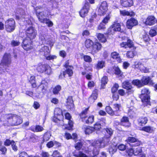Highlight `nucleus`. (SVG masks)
<instances>
[{"label":"nucleus","instance_id":"obj_1","mask_svg":"<svg viewBox=\"0 0 157 157\" xmlns=\"http://www.w3.org/2000/svg\"><path fill=\"white\" fill-rule=\"evenodd\" d=\"M110 142L108 138L100 139L91 143V144L93 147V152L94 155L98 154L100 149L103 148L108 145Z\"/></svg>","mask_w":157,"mask_h":157},{"label":"nucleus","instance_id":"obj_2","mask_svg":"<svg viewBox=\"0 0 157 157\" xmlns=\"http://www.w3.org/2000/svg\"><path fill=\"white\" fill-rule=\"evenodd\" d=\"M141 94L140 95V98L143 103L146 102V104H149L150 101L149 94L150 93L149 89L145 88L141 90Z\"/></svg>","mask_w":157,"mask_h":157},{"label":"nucleus","instance_id":"obj_3","mask_svg":"<svg viewBox=\"0 0 157 157\" xmlns=\"http://www.w3.org/2000/svg\"><path fill=\"white\" fill-rule=\"evenodd\" d=\"M36 15L40 21L41 22L45 23L49 27H51L53 25L52 22L49 20L44 18L45 16V14L44 12H38L36 11Z\"/></svg>","mask_w":157,"mask_h":157},{"label":"nucleus","instance_id":"obj_4","mask_svg":"<svg viewBox=\"0 0 157 157\" xmlns=\"http://www.w3.org/2000/svg\"><path fill=\"white\" fill-rule=\"evenodd\" d=\"M27 37L30 39H34L37 35L36 30L33 27L31 26L27 28L25 31Z\"/></svg>","mask_w":157,"mask_h":157},{"label":"nucleus","instance_id":"obj_5","mask_svg":"<svg viewBox=\"0 0 157 157\" xmlns=\"http://www.w3.org/2000/svg\"><path fill=\"white\" fill-rule=\"evenodd\" d=\"M8 121L10 125L14 126L20 124L22 123V121L20 117L15 115L10 118Z\"/></svg>","mask_w":157,"mask_h":157},{"label":"nucleus","instance_id":"obj_6","mask_svg":"<svg viewBox=\"0 0 157 157\" xmlns=\"http://www.w3.org/2000/svg\"><path fill=\"white\" fill-rule=\"evenodd\" d=\"M107 10L108 5L106 2H103L99 4L98 10V13L99 15L101 16L104 15Z\"/></svg>","mask_w":157,"mask_h":157},{"label":"nucleus","instance_id":"obj_7","mask_svg":"<svg viewBox=\"0 0 157 157\" xmlns=\"http://www.w3.org/2000/svg\"><path fill=\"white\" fill-rule=\"evenodd\" d=\"M15 22L13 19H10L7 21L5 23L6 30L7 32H11L13 31L15 28Z\"/></svg>","mask_w":157,"mask_h":157},{"label":"nucleus","instance_id":"obj_8","mask_svg":"<svg viewBox=\"0 0 157 157\" xmlns=\"http://www.w3.org/2000/svg\"><path fill=\"white\" fill-rule=\"evenodd\" d=\"M121 30V25L119 23L115 22L108 29L107 33L109 35L113 34L115 31Z\"/></svg>","mask_w":157,"mask_h":157},{"label":"nucleus","instance_id":"obj_9","mask_svg":"<svg viewBox=\"0 0 157 157\" xmlns=\"http://www.w3.org/2000/svg\"><path fill=\"white\" fill-rule=\"evenodd\" d=\"M11 63V56L9 54H5L2 61L1 63L0 64V70L3 67L2 65L8 66Z\"/></svg>","mask_w":157,"mask_h":157},{"label":"nucleus","instance_id":"obj_10","mask_svg":"<svg viewBox=\"0 0 157 157\" xmlns=\"http://www.w3.org/2000/svg\"><path fill=\"white\" fill-rule=\"evenodd\" d=\"M133 66L135 69H138L144 73H147L149 72V68L145 67L144 65L140 61L135 62Z\"/></svg>","mask_w":157,"mask_h":157},{"label":"nucleus","instance_id":"obj_11","mask_svg":"<svg viewBox=\"0 0 157 157\" xmlns=\"http://www.w3.org/2000/svg\"><path fill=\"white\" fill-rule=\"evenodd\" d=\"M31 40L32 39L27 38L23 40L22 47L25 50L28 51L33 48Z\"/></svg>","mask_w":157,"mask_h":157},{"label":"nucleus","instance_id":"obj_12","mask_svg":"<svg viewBox=\"0 0 157 157\" xmlns=\"http://www.w3.org/2000/svg\"><path fill=\"white\" fill-rule=\"evenodd\" d=\"M65 119L63 121V122H65L66 120L67 121L68 124L69 126H68L67 124H65V125L66 126H65V128L68 130H70L72 128L73 125V122L70 119L71 118V117L70 114L68 113H67L65 114Z\"/></svg>","mask_w":157,"mask_h":157},{"label":"nucleus","instance_id":"obj_13","mask_svg":"<svg viewBox=\"0 0 157 157\" xmlns=\"http://www.w3.org/2000/svg\"><path fill=\"white\" fill-rule=\"evenodd\" d=\"M65 111H62L61 109L59 108H56L55 109L54 115L55 117L59 120H60L63 117V114Z\"/></svg>","mask_w":157,"mask_h":157},{"label":"nucleus","instance_id":"obj_14","mask_svg":"<svg viewBox=\"0 0 157 157\" xmlns=\"http://www.w3.org/2000/svg\"><path fill=\"white\" fill-rule=\"evenodd\" d=\"M90 7V4L88 3H85L84 6L79 12L80 16L84 17L87 14Z\"/></svg>","mask_w":157,"mask_h":157},{"label":"nucleus","instance_id":"obj_15","mask_svg":"<svg viewBox=\"0 0 157 157\" xmlns=\"http://www.w3.org/2000/svg\"><path fill=\"white\" fill-rule=\"evenodd\" d=\"M137 21L134 18H131L128 19L126 22V26L128 29H131L132 28L137 24Z\"/></svg>","mask_w":157,"mask_h":157},{"label":"nucleus","instance_id":"obj_16","mask_svg":"<svg viewBox=\"0 0 157 157\" xmlns=\"http://www.w3.org/2000/svg\"><path fill=\"white\" fill-rule=\"evenodd\" d=\"M141 81L143 84V86L144 85H152L154 82L151 78L148 76H143L141 79Z\"/></svg>","mask_w":157,"mask_h":157},{"label":"nucleus","instance_id":"obj_17","mask_svg":"<svg viewBox=\"0 0 157 157\" xmlns=\"http://www.w3.org/2000/svg\"><path fill=\"white\" fill-rule=\"evenodd\" d=\"M68 64V62L66 63L65 67L66 69L63 73V75L64 77H65L66 74H68L69 76H72L73 74V71H72L73 69V67L71 66H69Z\"/></svg>","mask_w":157,"mask_h":157},{"label":"nucleus","instance_id":"obj_18","mask_svg":"<svg viewBox=\"0 0 157 157\" xmlns=\"http://www.w3.org/2000/svg\"><path fill=\"white\" fill-rule=\"evenodd\" d=\"M101 48V44L98 42L93 44L91 51L93 54L99 51Z\"/></svg>","mask_w":157,"mask_h":157},{"label":"nucleus","instance_id":"obj_19","mask_svg":"<svg viewBox=\"0 0 157 157\" xmlns=\"http://www.w3.org/2000/svg\"><path fill=\"white\" fill-rule=\"evenodd\" d=\"M120 45L122 47L125 48H131L133 47V42L130 40H128L127 42H123Z\"/></svg>","mask_w":157,"mask_h":157},{"label":"nucleus","instance_id":"obj_20","mask_svg":"<svg viewBox=\"0 0 157 157\" xmlns=\"http://www.w3.org/2000/svg\"><path fill=\"white\" fill-rule=\"evenodd\" d=\"M48 84L47 82L45 80H43L41 82V84L40 86L39 89H40L43 93H45L48 88Z\"/></svg>","mask_w":157,"mask_h":157},{"label":"nucleus","instance_id":"obj_21","mask_svg":"<svg viewBox=\"0 0 157 157\" xmlns=\"http://www.w3.org/2000/svg\"><path fill=\"white\" fill-rule=\"evenodd\" d=\"M155 18L153 16H148L146 19L145 23L146 25H151L154 24Z\"/></svg>","mask_w":157,"mask_h":157},{"label":"nucleus","instance_id":"obj_22","mask_svg":"<svg viewBox=\"0 0 157 157\" xmlns=\"http://www.w3.org/2000/svg\"><path fill=\"white\" fill-rule=\"evenodd\" d=\"M41 54L43 55L45 57L49 55L50 51L48 48L46 46H44L40 50Z\"/></svg>","mask_w":157,"mask_h":157},{"label":"nucleus","instance_id":"obj_23","mask_svg":"<svg viewBox=\"0 0 157 157\" xmlns=\"http://www.w3.org/2000/svg\"><path fill=\"white\" fill-rule=\"evenodd\" d=\"M67 108L71 110L73 109L74 108V105L72 98L69 97L67 99Z\"/></svg>","mask_w":157,"mask_h":157},{"label":"nucleus","instance_id":"obj_24","mask_svg":"<svg viewBox=\"0 0 157 157\" xmlns=\"http://www.w3.org/2000/svg\"><path fill=\"white\" fill-rule=\"evenodd\" d=\"M121 5L124 7L130 6L133 5V2L132 0H121Z\"/></svg>","mask_w":157,"mask_h":157},{"label":"nucleus","instance_id":"obj_25","mask_svg":"<svg viewBox=\"0 0 157 157\" xmlns=\"http://www.w3.org/2000/svg\"><path fill=\"white\" fill-rule=\"evenodd\" d=\"M121 124L126 127H128L130 126V124L128 117H124L121 120Z\"/></svg>","mask_w":157,"mask_h":157},{"label":"nucleus","instance_id":"obj_26","mask_svg":"<svg viewBox=\"0 0 157 157\" xmlns=\"http://www.w3.org/2000/svg\"><path fill=\"white\" fill-rule=\"evenodd\" d=\"M98 97V90H94L90 97L89 99V101L90 102H94L96 100Z\"/></svg>","mask_w":157,"mask_h":157},{"label":"nucleus","instance_id":"obj_27","mask_svg":"<svg viewBox=\"0 0 157 157\" xmlns=\"http://www.w3.org/2000/svg\"><path fill=\"white\" fill-rule=\"evenodd\" d=\"M148 121L147 118L146 117H140L138 120V122L140 125L146 124Z\"/></svg>","mask_w":157,"mask_h":157},{"label":"nucleus","instance_id":"obj_28","mask_svg":"<svg viewBox=\"0 0 157 157\" xmlns=\"http://www.w3.org/2000/svg\"><path fill=\"white\" fill-rule=\"evenodd\" d=\"M86 134H90L94 131V127L90 126H86L83 128Z\"/></svg>","mask_w":157,"mask_h":157},{"label":"nucleus","instance_id":"obj_29","mask_svg":"<svg viewBox=\"0 0 157 157\" xmlns=\"http://www.w3.org/2000/svg\"><path fill=\"white\" fill-rule=\"evenodd\" d=\"M105 62L103 60L99 61L95 65L97 69H100L103 68L105 66Z\"/></svg>","mask_w":157,"mask_h":157},{"label":"nucleus","instance_id":"obj_30","mask_svg":"<svg viewBox=\"0 0 157 157\" xmlns=\"http://www.w3.org/2000/svg\"><path fill=\"white\" fill-rule=\"evenodd\" d=\"M111 56L113 59H115L119 63L121 62V61L119 54L116 52H112L111 54Z\"/></svg>","mask_w":157,"mask_h":157},{"label":"nucleus","instance_id":"obj_31","mask_svg":"<svg viewBox=\"0 0 157 157\" xmlns=\"http://www.w3.org/2000/svg\"><path fill=\"white\" fill-rule=\"evenodd\" d=\"M141 130L147 132L151 133L154 131L153 127L150 126H146L142 128Z\"/></svg>","mask_w":157,"mask_h":157},{"label":"nucleus","instance_id":"obj_32","mask_svg":"<svg viewBox=\"0 0 157 157\" xmlns=\"http://www.w3.org/2000/svg\"><path fill=\"white\" fill-rule=\"evenodd\" d=\"M120 13L121 15L123 16L134 15L135 13L133 11L128 12L126 10H120Z\"/></svg>","mask_w":157,"mask_h":157},{"label":"nucleus","instance_id":"obj_33","mask_svg":"<svg viewBox=\"0 0 157 157\" xmlns=\"http://www.w3.org/2000/svg\"><path fill=\"white\" fill-rule=\"evenodd\" d=\"M96 36L99 40L102 42H105L106 41V37L102 34L97 33Z\"/></svg>","mask_w":157,"mask_h":157},{"label":"nucleus","instance_id":"obj_34","mask_svg":"<svg viewBox=\"0 0 157 157\" xmlns=\"http://www.w3.org/2000/svg\"><path fill=\"white\" fill-rule=\"evenodd\" d=\"M47 64L43 65L41 63L39 64L37 67V70L38 71L41 73L44 72Z\"/></svg>","mask_w":157,"mask_h":157},{"label":"nucleus","instance_id":"obj_35","mask_svg":"<svg viewBox=\"0 0 157 157\" xmlns=\"http://www.w3.org/2000/svg\"><path fill=\"white\" fill-rule=\"evenodd\" d=\"M74 156L76 157H86V154L82 152L78 151H75L73 153Z\"/></svg>","mask_w":157,"mask_h":157},{"label":"nucleus","instance_id":"obj_36","mask_svg":"<svg viewBox=\"0 0 157 157\" xmlns=\"http://www.w3.org/2000/svg\"><path fill=\"white\" fill-rule=\"evenodd\" d=\"M93 44L92 40L90 39H87L85 41V46L87 48L91 50Z\"/></svg>","mask_w":157,"mask_h":157},{"label":"nucleus","instance_id":"obj_37","mask_svg":"<svg viewBox=\"0 0 157 157\" xmlns=\"http://www.w3.org/2000/svg\"><path fill=\"white\" fill-rule=\"evenodd\" d=\"M117 149V147L116 145L112 144L109 148V151L110 154H113L116 152Z\"/></svg>","mask_w":157,"mask_h":157},{"label":"nucleus","instance_id":"obj_38","mask_svg":"<svg viewBox=\"0 0 157 157\" xmlns=\"http://www.w3.org/2000/svg\"><path fill=\"white\" fill-rule=\"evenodd\" d=\"M94 116L93 115H91L87 117L86 119H85L84 122L87 124H92L94 121Z\"/></svg>","mask_w":157,"mask_h":157},{"label":"nucleus","instance_id":"obj_39","mask_svg":"<svg viewBox=\"0 0 157 157\" xmlns=\"http://www.w3.org/2000/svg\"><path fill=\"white\" fill-rule=\"evenodd\" d=\"M31 130L34 132H40L44 130L43 127L39 125L35 126V128H31Z\"/></svg>","mask_w":157,"mask_h":157},{"label":"nucleus","instance_id":"obj_40","mask_svg":"<svg viewBox=\"0 0 157 157\" xmlns=\"http://www.w3.org/2000/svg\"><path fill=\"white\" fill-rule=\"evenodd\" d=\"M132 83L139 87H141L143 86V84L141 80L140 81L138 79L134 80L132 81Z\"/></svg>","mask_w":157,"mask_h":157},{"label":"nucleus","instance_id":"obj_41","mask_svg":"<svg viewBox=\"0 0 157 157\" xmlns=\"http://www.w3.org/2000/svg\"><path fill=\"white\" fill-rule=\"evenodd\" d=\"M88 110V109H86L82 112L80 115V117L82 119V121L84 122L85 119H86L87 117L86 116V115L87 113Z\"/></svg>","mask_w":157,"mask_h":157},{"label":"nucleus","instance_id":"obj_42","mask_svg":"<svg viewBox=\"0 0 157 157\" xmlns=\"http://www.w3.org/2000/svg\"><path fill=\"white\" fill-rule=\"evenodd\" d=\"M108 81V79L107 77L104 76L101 80V87L102 88H104V86L105 84H107Z\"/></svg>","mask_w":157,"mask_h":157},{"label":"nucleus","instance_id":"obj_43","mask_svg":"<svg viewBox=\"0 0 157 157\" xmlns=\"http://www.w3.org/2000/svg\"><path fill=\"white\" fill-rule=\"evenodd\" d=\"M142 152V150L141 147H138L134 148V155H136L141 154Z\"/></svg>","mask_w":157,"mask_h":157},{"label":"nucleus","instance_id":"obj_44","mask_svg":"<svg viewBox=\"0 0 157 157\" xmlns=\"http://www.w3.org/2000/svg\"><path fill=\"white\" fill-rule=\"evenodd\" d=\"M135 109L132 107H130L128 110V115L131 117H133L135 114Z\"/></svg>","mask_w":157,"mask_h":157},{"label":"nucleus","instance_id":"obj_45","mask_svg":"<svg viewBox=\"0 0 157 157\" xmlns=\"http://www.w3.org/2000/svg\"><path fill=\"white\" fill-rule=\"evenodd\" d=\"M136 52L135 50L132 51H128L126 53V56L129 58H133L136 54Z\"/></svg>","mask_w":157,"mask_h":157},{"label":"nucleus","instance_id":"obj_46","mask_svg":"<svg viewBox=\"0 0 157 157\" xmlns=\"http://www.w3.org/2000/svg\"><path fill=\"white\" fill-rule=\"evenodd\" d=\"M122 86L124 88L126 89H130L132 87L131 84L129 82L127 81L124 82L122 84Z\"/></svg>","mask_w":157,"mask_h":157},{"label":"nucleus","instance_id":"obj_47","mask_svg":"<svg viewBox=\"0 0 157 157\" xmlns=\"http://www.w3.org/2000/svg\"><path fill=\"white\" fill-rule=\"evenodd\" d=\"M113 108L114 109V111L116 112L121 111L122 109L121 105L118 104H114L113 105Z\"/></svg>","mask_w":157,"mask_h":157},{"label":"nucleus","instance_id":"obj_48","mask_svg":"<svg viewBox=\"0 0 157 157\" xmlns=\"http://www.w3.org/2000/svg\"><path fill=\"white\" fill-rule=\"evenodd\" d=\"M105 110L106 112L112 116L114 114V112L110 106H106L105 108Z\"/></svg>","mask_w":157,"mask_h":157},{"label":"nucleus","instance_id":"obj_49","mask_svg":"<svg viewBox=\"0 0 157 157\" xmlns=\"http://www.w3.org/2000/svg\"><path fill=\"white\" fill-rule=\"evenodd\" d=\"M126 140L128 143H132L137 142L138 141V140L134 137H129Z\"/></svg>","mask_w":157,"mask_h":157},{"label":"nucleus","instance_id":"obj_50","mask_svg":"<svg viewBox=\"0 0 157 157\" xmlns=\"http://www.w3.org/2000/svg\"><path fill=\"white\" fill-rule=\"evenodd\" d=\"M61 89V86L59 85H58L53 88V92L54 94H57L60 90Z\"/></svg>","mask_w":157,"mask_h":157},{"label":"nucleus","instance_id":"obj_51","mask_svg":"<svg viewBox=\"0 0 157 157\" xmlns=\"http://www.w3.org/2000/svg\"><path fill=\"white\" fill-rule=\"evenodd\" d=\"M45 73L48 75H50L52 73V69L48 65H46L45 70L44 71Z\"/></svg>","mask_w":157,"mask_h":157},{"label":"nucleus","instance_id":"obj_52","mask_svg":"<svg viewBox=\"0 0 157 157\" xmlns=\"http://www.w3.org/2000/svg\"><path fill=\"white\" fill-rule=\"evenodd\" d=\"M51 135L49 132H47L45 133L43 136V140L45 141L48 140L50 137Z\"/></svg>","mask_w":157,"mask_h":157},{"label":"nucleus","instance_id":"obj_53","mask_svg":"<svg viewBox=\"0 0 157 157\" xmlns=\"http://www.w3.org/2000/svg\"><path fill=\"white\" fill-rule=\"evenodd\" d=\"M40 39L43 41L42 43H44L47 39L46 34L43 33H41L39 36Z\"/></svg>","mask_w":157,"mask_h":157},{"label":"nucleus","instance_id":"obj_54","mask_svg":"<svg viewBox=\"0 0 157 157\" xmlns=\"http://www.w3.org/2000/svg\"><path fill=\"white\" fill-rule=\"evenodd\" d=\"M106 28L105 24L102 22H101L98 27V30H104Z\"/></svg>","mask_w":157,"mask_h":157},{"label":"nucleus","instance_id":"obj_55","mask_svg":"<svg viewBox=\"0 0 157 157\" xmlns=\"http://www.w3.org/2000/svg\"><path fill=\"white\" fill-rule=\"evenodd\" d=\"M101 125L100 123L97 122L94 124V130H99L101 128Z\"/></svg>","mask_w":157,"mask_h":157},{"label":"nucleus","instance_id":"obj_56","mask_svg":"<svg viewBox=\"0 0 157 157\" xmlns=\"http://www.w3.org/2000/svg\"><path fill=\"white\" fill-rule=\"evenodd\" d=\"M82 147V144L81 142L77 143L75 145V148L78 150L80 149Z\"/></svg>","mask_w":157,"mask_h":157},{"label":"nucleus","instance_id":"obj_57","mask_svg":"<svg viewBox=\"0 0 157 157\" xmlns=\"http://www.w3.org/2000/svg\"><path fill=\"white\" fill-rule=\"evenodd\" d=\"M45 57L48 60H51L56 59V56L55 55H51L49 54V55H47Z\"/></svg>","mask_w":157,"mask_h":157},{"label":"nucleus","instance_id":"obj_58","mask_svg":"<svg viewBox=\"0 0 157 157\" xmlns=\"http://www.w3.org/2000/svg\"><path fill=\"white\" fill-rule=\"evenodd\" d=\"M119 150L121 151H124L126 149V146L124 144H119L117 147Z\"/></svg>","mask_w":157,"mask_h":157},{"label":"nucleus","instance_id":"obj_59","mask_svg":"<svg viewBox=\"0 0 157 157\" xmlns=\"http://www.w3.org/2000/svg\"><path fill=\"white\" fill-rule=\"evenodd\" d=\"M115 74L117 75H121L122 72L119 68L118 67H115L114 68Z\"/></svg>","mask_w":157,"mask_h":157},{"label":"nucleus","instance_id":"obj_60","mask_svg":"<svg viewBox=\"0 0 157 157\" xmlns=\"http://www.w3.org/2000/svg\"><path fill=\"white\" fill-rule=\"evenodd\" d=\"M127 153L129 155H132L133 154L134 155V148H131L127 151Z\"/></svg>","mask_w":157,"mask_h":157},{"label":"nucleus","instance_id":"obj_61","mask_svg":"<svg viewBox=\"0 0 157 157\" xmlns=\"http://www.w3.org/2000/svg\"><path fill=\"white\" fill-rule=\"evenodd\" d=\"M110 18V16L109 15V14L106 16V17L104 18L101 22L105 25L107 23L108 21L109 20Z\"/></svg>","mask_w":157,"mask_h":157},{"label":"nucleus","instance_id":"obj_62","mask_svg":"<svg viewBox=\"0 0 157 157\" xmlns=\"http://www.w3.org/2000/svg\"><path fill=\"white\" fill-rule=\"evenodd\" d=\"M119 86L117 84H115L112 88V92L113 93H114L117 91L118 88Z\"/></svg>","mask_w":157,"mask_h":157},{"label":"nucleus","instance_id":"obj_63","mask_svg":"<svg viewBox=\"0 0 157 157\" xmlns=\"http://www.w3.org/2000/svg\"><path fill=\"white\" fill-rule=\"evenodd\" d=\"M84 59L85 61L88 62H90L92 61V59L90 57L87 55L85 56H84Z\"/></svg>","mask_w":157,"mask_h":157},{"label":"nucleus","instance_id":"obj_64","mask_svg":"<svg viewBox=\"0 0 157 157\" xmlns=\"http://www.w3.org/2000/svg\"><path fill=\"white\" fill-rule=\"evenodd\" d=\"M20 42L17 41L12 40L11 42V45L13 46H16L19 45Z\"/></svg>","mask_w":157,"mask_h":157}]
</instances>
